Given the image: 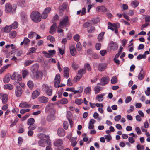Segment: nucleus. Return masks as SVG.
<instances>
[{"instance_id": "nucleus-1", "label": "nucleus", "mask_w": 150, "mask_h": 150, "mask_svg": "<svg viewBox=\"0 0 150 150\" xmlns=\"http://www.w3.org/2000/svg\"><path fill=\"white\" fill-rule=\"evenodd\" d=\"M5 12L6 13H11L14 14L16 12L17 8V6L16 5H13L12 6L9 3H6L5 5Z\"/></svg>"}, {"instance_id": "nucleus-2", "label": "nucleus", "mask_w": 150, "mask_h": 150, "mask_svg": "<svg viewBox=\"0 0 150 150\" xmlns=\"http://www.w3.org/2000/svg\"><path fill=\"white\" fill-rule=\"evenodd\" d=\"M69 17L67 16H65L62 18L58 26V28H64L69 26Z\"/></svg>"}, {"instance_id": "nucleus-3", "label": "nucleus", "mask_w": 150, "mask_h": 150, "mask_svg": "<svg viewBox=\"0 0 150 150\" xmlns=\"http://www.w3.org/2000/svg\"><path fill=\"white\" fill-rule=\"evenodd\" d=\"M31 18L32 20L35 23H37L41 20V15L37 11H33L31 14Z\"/></svg>"}, {"instance_id": "nucleus-4", "label": "nucleus", "mask_w": 150, "mask_h": 150, "mask_svg": "<svg viewBox=\"0 0 150 150\" xmlns=\"http://www.w3.org/2000/svg\"><path fill=\"white\" fill-rule=\"evenodd\" d=\"M42 89L45 91L46 94L49 96H51L52 94L53 90L51 87L48 86L47 85L43 84L42 86Z\"/></svg>"}, {"instance_id": "nucleus-5", "label": "nucleus", "mask_w": 150, "mask_h": 150, "mask_svg": "<svg viewBox=\"0 0 150 150\" xmlns=\"http://www.w3.org/2000/svg\"><path fill=\"white\" fill-rule=\"evenodd\" d=\"M2 98L1 100L3 103H6L8 100V95L6 94L0 93V98Z\"/></svg>"}, {"instance_id": "nucleus-6", "label": "nucleus", "mask_w": 150, "mask_h": 150, "mask_svg": "<svg viewBox=\"0 0 150 150\" xmlns=\"http://www.w3.org/2000/svg\"><path fill=\"white\" fill-rule=\"evenodd\" d=\"M54 86L58 88L59 86V84L60 81V76L59 74L56 75L55 78Z\"/></svg>"}, {"instance_id": "nucleus-7", "label": "nucleus", "mask_w": 150, "mask_h": 150, "mask_svg": "<svg viewBox=\"0 0 150 150\" xmlns=\"http://www.w3.org/2000/svg\"><path fill=\"white\" fill-rule=\"evenodd\" d=\"M109 81V78L108 76L103 77L101 79L100 84L102 86H104L107 84Z\"/></svg>"}, {"instance_id": "nucleus-8", "label": "nucleus", "mask_w": 150, "mask_h": 150, "mask_svg": "<svg viewBox=\"0 0 150 150\" xmlns=\"http://www.w3.org/2000/svg\"><path fill=\"white\" fill-rule=\"evenodd\" d=\"M35 73V75H34L33 77H32L34 79H41L42 78L43 74L41 71H38Z\"/></svg>"}, {"instance_id": "nucleus-9", "label": "nucleus", "mask_w": 150, "mask_h": 150, "mask_svg": "<svg viewBox=\"0 0 150 150\" xmlns=\"http://www.w3.org/2000/svg\"><path fill=\"white\" fill-rule=\"evenodd\" d=\"M110 47L111 50L115 51L117 49L118 46L116 42L111 41L110 44Z\"/></svg>"}, {"instance_id": "nucleus-10", "label": "nucleus", "mask_w": 150, "mask_h": 150, "mask_svg": "<svg viewBox=\"0 0 150 150\" xmlns=\"http://www.w3.org/2000/svg\"><path fill=\"white\" fill-rule=\"evenodd\" d=\"M22 90L20 86H17L15 90V93L17 97H19L22 94Z\"/></svg>"}, {"instance_id": "nucleus-11", "label": "nucleus", "mask_w": 150, "mask_h": 150, "mask_svg": "<svg viewBox=\"0 0 150 150\" xmlns=\"http://www.w3.org/2000/svg\"><path fill=\"white\" fill-rule=\"evenodd\" d=\"M108 24L109 25H111L112 26L113 28H115V32L116 34L118 33L117 29L120 27V24L119 23H116L112 24L110 22H109Z\"/></svg>"}, {"instance_id": "nucleus-12", "label": "nucleus", "mask_w": 150, "mask_h": 150, "mask_svg": "<svg viewBox=\"0 0 150 150\" xmlns=\"http://www.w3.org/2000/svg\"><path fill=\"white\" fill-rule=\"evenodd\" d=\"M39 65L37 64L33 65L31 68V71L34 74V73L38 71Z\"/></svg>"}, {"instance_id": "nucleus-13", "label": "nucleus", "mask_w": 150, "mask_h": 150, "mask_svg": "<svg viewBox=\"0 0 150 150\" xmlns=\"http://www.w3.org/2000/svg\"><path fill=\"white\" fill-rule=\"evenodd\" d=\"M40 90L39 89H37L34 91L32 93V98L33 99L36 98L40 94Z\"/></svg>"}, {"instance_id": "nucleus-14", "label": "nucleus", "mask_w": 150, "mask_h": 150, "mask_svg": "<svg viewBox=\"0 0 150 150\" xmlns=\"http://www.w3.org/2000/svg\"><path fill=\"white\" fill-rule=\"evenodd\" d=\"M63 142L62 140L58 139L54 142V145L55 146L58 147L61 146L63 144Z\"/></svg>"}, {"instance_id": "nucleus-15", "label": "nucleus", "mask_w": 150, "mask_h": 150, "mask_svg": "<svg viewBox=\"0 0 150 150\" xmlns=\"http://www.w3.org/2000/svg\"><path fill=\"white\" fill-rule=\"evenodd\" d=\"M70 52L71 54L74 56L76 55V51L75 47L74 45H71L70 47Z\"/></svg>"}, {"instance_id": "nucleus-16", "label": "nucleus", "mask_w": 150, "mask_h": 150, "mask_svg": "<svg viewBox=\"0 0 150 150\" xmlns=\"http://www.w3.org/2000/svg\"><path fill=\"white\" fill-rule=\"evenodd\" d=\"M106 65L105 64H100L98 66V69L100 71H104L106 69Z\"/></svg>"}, {"instance_id": "nucleus-17", "label": "nucleus", "mask_w": 150, "mask_h": 150, "mask_svg": "<svg viewBox=\"0 0 150 150\" xmlns=\"http://www.w3.org/2000/svg\"><path fill=\"white\" fill-rule=\"evenodd\" d=\"M57 133L58 135L60 137H63L65 134V131L62 128H60L58 129Z\"/></svg>"}, {"instance_id": "nucleus-18", "label": "nucleus", "mask_w": 150, "mask_h": 150, "mask_svg": "<svg viewBox=\"0 0 150 150\" xmlns=\"http://www.w3.org/2000/svg\"><path fill=\"white\" fill-rule=\"evenodd\" d=\"M105 95V94L97 95L96 97V100L98 101L99 102L102 101L103 99V96H104Z\"/></svg>"}, {"instance_id": "nucleus-19", "label": "nucleus", "mask_w": 150, "mask_h": 150, "mask_svg": "<svg viewBox=\"0 0 150 150\" xmlns=\"http://www.w3.org/2000/svg\"><path fill=\"white\" fill-rule=\"evenodd\" d=\"M39 101L42 103H46L49 100L48 98L47 97H45L44 96H42L39 97L38 98Z\"/></svg>"}, {"instance_id": "nucleus-20", "label": "nucleus", "mask_w": 150, "mask_h": 150, "mask_svg": "<svg viewBox=\"0 0 150 150\" xmlns=\"http://www.w3.org/2000/svg\"><path fill=\"white\" fill-rule=\"evenodd\" d=\"M69 69L67 67H65L64 68V76L68 78L69 76Z\"/></svg>"}, {"instance_id": "nucleus-21", "label": "nucleus", "mask_w": 150, "mask_h": 150, "mask_svg": "<svg viewBox=\"0 0 150 150\" xmlns=\"http://www.w3.org/2000/svg\"><path fill=\"white\" fill-rule=\"evenodd\" d=\"M47 143V141L45 139H40L38 142L39 145L42 147L45 146Z\"/></svg>"}, {"instance_id": "nucleus-22", "label": "nucleus", "mask_w": 150, "mask_h": 150, "mask_svg": "<svg viewBox=\"0 0 150 150\" xmlns=\"http://www.w3.org/2000/svg\"><path fill=\"white\" fill-rule=\"evenodd\" d=\"M11 75L9 74H7L4 77L3 80L4 82L6 83H8L10 79Z\"/></svg>"}, {"instance_id": "nucleus-23", "label": "nucleus", "mask_w": 150, "mask_h": 150, "mask_svg": "<svg viewBox=\"0 0 150 150\" xmlns=\"http://www.w3.org/2000/svg\"><path fill=\"white\" fill-rule=\"evenodd\" d=\"M77 138L76 137L72 138L71 139V145L73 147H75L77 144Z\"/></svg>"}, {"instance_id": "nucleus-24", "label": "nucleus", "mask_w": 150, "mask_h": 150, "mask_svg": "<svg viewBox=\"0 0 150 150\" xmlns=\"http://www.w3.org/2000/svg\"><path fill=\"white\" fill-rule=\"evenodd\" d=\"M2 29H3L4 32L7 33H9L12 29L10 25L9 26L6 25Z\"/></svg>"}, {"instance_id": "nucleus-25", "label": "nucleus", "mask_w": 150, "mask_h": 150, "mask_svg": "<svg viewBox=\"0 0 150 150\" xmlns=\"http://www.w3.org/2000/svg\"><path fill=\"white\" fill-rule=\"evenodd\" d=\"M56 26V23H54L50 27V32L52 34H53L54 32L55 31Z\"/></svg>"}, {"instance_id": "nucleus-26", "label": "nucleus", "mask_w": 150, "mask_h": 150, "mask_svg": "<svg viewBox=\"0 0 150 150\" xmlns=\"http://www.w3.org/2000/svg\"><path fill=\"white\" fill-rule=\"evenodd\" d=\"M96 10L98 12H105L106 9V8L103 6H99L96 7Z\"/></svg>"}, {"instance_id": "nucleus-27", "label": "nucleus", "mask_w": 150, "mask_h": 150, "mask_svg": "<svg viewBox=\"0 0 150 150\" xmlns=\"http://www.w3.org/2000/svg\"><path fill=\"white\" fill-rule=\"evenodd\" d=\"M55 117L53 115H50L48 116L47 118V120L48 122H51L55 120Z\"/></svg>"}, {"instance_id": "nucleus-28", "label": "nucleus", "mask_w": 150, "mask_h": 150, "mask_svg": "<svg viewBox=\"0 0 150 150\" xmlns=\"http://www.w3.org/2000/svg\"><path fill=\"white\" fill-rule=\"evenodd\" d=\"M19 106L21 108H29L30 106L26 102H22L20 104Z\"/></svg>"}, {"instance_id": "nucleus-29", "label": "nucleus", "mask_w": 150, "mask_h": 150, "mask_svg": "<svg viewBox=\"0 0 150 150\" xmlns=\"http://www.w3.org/2000/svg\"><path fill=\"white\" fill-rule=\"evenodd\" d=\"M144 71L142 69L141 70L138 75V79L139 80H142L144 78Z\"/></svg>"}, {"instance_id": "nucleus-30", "label": "nucleus", "mask_w": 150, "mask_h": 150, "mask_svg": "<svg viewBox=\"0 0 150 150\" xmlns=\"http://www.w3.org/2000/svg\"><path fill=\"white\" fill-rule=\"evenodd\" d=\"M139 2L137 0L132 1L130 4L131 6L133 8L137 7L139 5Z\"/></svg>"}, {"instance_id": "nucleus-31", "label": "nucleus", "mask_w": 150, "mask_h": 150, "mask_svg": "<svg viewBox=\"0 0 150 150\" xmlns=\"http://www.w3.org/2000/svg\"><path fill=\"white\" fill-rule=\"evenodd\" d=\"M4 88L5 89H8L10 90H11L13 88V87L12 85L10 84H8L4 85Z\"/></svg>"}, {"instance_id": "nucleus-32", "label": "nucleus", "mask_w": 150, "mask_h": 150, "mask_svg": "<svg viewBox=\"0 0 150 150\" xmlns=\"http://www.w3.org/2000/svg\"><path fill=\"white\" fill-rule=\"evenodd\" d=\"M35 122V120L33 118L28 119L27 120V124L29 125H32Z\"/></svg>"}, {"instance_id": "nucleus-33", "label": "nucleus", "mask_w": 150, "mask_h": 150, "mask_svg": "<svg viewBox=\"0 0 150 150\" xmlns=\"http://www.w3.org/2000/svg\"><path fill=\"white\" fill-rule=\"evenodd\" d=\"M18 25V23L16 21H15L11 25H10L12 29H15L17 28Z\"/></svg>"}, {"instance_id": "nucleus-34", "label": "nucleus", "mask_w": 150, "mask_h": 150, "mask_svg": "<svg viewBox=\"0 0 150 150\" xmlns=\"http://www.w3.org/2000/svg\"><path fill=\"white\" fill-rule=\"evenodd\" d=\"M36 33L34 32H30L28 34V37L30 38H32L34 37L36 35Z\"/></svg>"}, {"instance_id": "nucleus-35", "label": "nucleus", "mask_w": 150, "mask_h": 150, "mask_svg": "<svg viewBox=\"0 0 150 150\" xmlns=\"http://www.w3.org/2000/svg\"><path fill=\"white\" fill-rule=\"evenodd\" d=\"M27 85L29 88L32 90L33 87V83L32 81L29 80L27 83Z\"/></svg>"}, {"instance_id": "nucleus-36", "label": "nucleus", "mask_w": 150, "mask_h": 150, "mask_svg": "<svg viewBox=\"0 0 150 150\" xmlns=\"http://www.w3.org/2000/svg\"><path fill=\"white\" fill-rule=\"evenodd\" d=\"M9 65V64H7L5 66H4L1 67L0 70V74H1L4 71H5L6 69L8 67Z\"/></svg>"}, {"instance_id": "nucleus-37", "label": "nucleus", "mask_w": 150, "mask_h": 150, "mask_svg": "<svg viewBox=\"0 0 150 150\" xmlns=\"http://www.w3.org/2000/svg\"><path fill=\"white\" fill-rule=\"evenodd\" d=\"M22 72L23 78H25L28 75V71L25 69H23Z\"/></svg>"}, {"instance_id": "nucleus-38", "label": "nucleus", "mask_w": 150, "mask_h": 150, "mask_svg": "<svg viewBox=\"0 0 150 150\" xmlns=\"http://www.w3.org/2000/svg\"><path fill=\"white\" fill-rule=\"evenodd\" d=\"M76 49L79 51H81L82 48V46L80 42H78L76 45Z\"/></svg>"}, {"instance_id": "nucleus-39", "label": "nucleus", "mask_w": 150, "mask_h": 150, "mask_svg": "<svg viewBox=\"0 0 150 150\" xmlns=\"http://www.w3.org/2000/svg\"><path fill=\"white\" fill-rule=\"evenodd\" d=\"M86 71V70L85 69H82L78 71V74L81 75L82 76V75L84 74Z\"/></svg>"}, {"instance_id": "nucleus-40", "label": "nucleus", "mask_w": 150, "mask_h": 150, "mask_svg": "<svg viewBox=\"0 0 150 150\" xmlns=\"http://www.w3.org/2000/svg\"><path fill=\"white\" fill-rule=\"evenodd\" d=\"M104 33V32H102L98 35V39L99 41L103 39V36Z\"/></svg>"}, {"instance_id": "nucleus-41", "label": "nucleus", "mask_w": 150, "mask_h": 150, "mask_svg": "<svg viewBox=\"0 0 150 150\" xmlns=\"http://www.w3.org/2000/svg\"><path fill=\"white\" fill-rule=\"evenodd\" d=\"M34 62V61L31 60H28L25 61L24 63L25 66H27L32 64Z\"/></svg>"}, {"instance_id": "nucleus-42", "label": "nucleus", "mask_w": 150, "mask_h": 150, "mask_svg": "<svg viewBox=\"0 0 150 150\" xmlns=\"http://www.w3.org/2000/svg\"><path fill=\"white\" fill-rule=\"evenodd\" d=\"M9 37L11 38H13L15 37L16 35V32L14 31H12L9 34Z\"/></svg>"}, {"instance_id": "nucleus-43", "label": "nucleus", "mask_w": 150, "mask_h": 150, "mask_svg": "<svg viewBox=\"0 0 150 150\" xmlns=\"http://www.w3.org/2000/svg\"><path fill=\"white\" fill-rule=\"evenodd\" d=\"M75 103L77 105H81L83 102V100L81 99L76 98L75 100Z\"/></svg>"}, {"instance_id": "nucleus-44", "label": "nucleus", "mask_w": 150, "mask_h": 150, "mask_svg": "<svg viewBox=\"0 0 150 150\" xmlns=\"http://www.w3.org/2000/svg\"><path fill=\"white\" fill-rule=\"evenodd\" d=\"M42 53L44 54L45 57L47 58H50V57L53 56V55H52V54L49 53L45 51H43Z\"/></svg>"}, {"instance_id": "nucleus-45", "label": "nucleus", "mask_w": 150, "mask_h": 150, "mask_svg": "<svg viewBox=\"0 0 150 150\" xmlns=\"http://www.w3.org/2000/svg\"><path fill=\"white\" fill-rule=\"evenodd\" d=\"M68 100L65 98H64L61 100L60 101V103L62 104H65L67 103Z\"/></svg>"}, {"instance_id": "nucleus-46", "label": "nucleus", "mask_w": 150, "mask_h": 150, "mask_svg": "<svg viewBox=\"0 0 150 150\" xmlns=\"http://www.w3.org/2000/svg\"><path fill=\"white\" fill-rule=\"evenodd\" d=\"M79 89L78 90H75L74 89V94H75L77 93H81L83 91V88L82 87H80L78 88Z\"/></svg>"}, {"instance_id": "nucleus-47", "label": "nucleus", "mask_w": 150, "mask_h": 150, "mask_svg": "<svg viewBox=\"0 0 150 150\" xmlns=\"http://www.w3.org/2000/svg\"><path fill=\"white\" fill-rule=\"evenodd\" d=\"M104 137L107 142H109L112 139V137L110 134L105 135Z\"/></svg>"}, {"instance_id": "nucleus-48", "label": "nucleus", "mask_w": 150, "mask_h": 150, "mask_svg": "<svg viewBox=\"0 0 150 150\" xmlns=\"http://www.w3.org/2000/svg\"><path fill=\"white\" fill-rule=\"evenodd\" d=\"M136 147L137 150H144V149L143 145L139 144H137L136 146Z\"/></svg>"}, {"instance_id": "nucleus-49", "label": "nucleus", "mask_w": 150, "mask_h": 150, "mask_svg": "<svg viewBox=\"0 0 150 150\" xmlns=\"http://www.w3.org/2000/svg\"><path fill=\"white\" fill-rule=\"evenodd\" d=\"M67 5L65 4H63L59 7V9L62 11H64V9H66L67 8Z\"/></svg>"}, {"instance_id": "nucleus-50", "label": "nucleus", "mask_w": 150, "mask_h": 150, "mask_svg": "<svg viewBox=\"0 0 150 150\" xmlns=\"http://www.w3.org/2000/svg\"><path fill=\"white\" fill-rule=\"evenodd\" d=\"M47 39L48 40H50V42H54L55 41V39L52 36H48Z\"/></svg>"}, {"instance_id": "nucleus-51", "label": "nucleus", "mask_w": 150, "mask_h": 150, "mask_svg": "<svg viewBox=\"0 0 150 150\" xmlns=\"http://www.w3.org/2000/svg\"><path fill=\"white\" fill-rule=\"evenodd\" d=\"M117 81V78L116 76H113L111 79V83L112 84L115 83Z\"/></svg>"}, {"instance_id": "nucleus-52", "label": "nucleus", "mask_w": 150, "mask_h": 150, "mask_svg": "<svg viewBox=\"0 0 150 150\" xmlns=\"http://www.w3.org/2000/svg\"><path fill=\"white\" fill-rule=\"evenodd\" d=\"M18 75V74L17 72H14L11 76V79L12 80L17 79V78Z\"/></svg>"}, {"instance_id": "nucleus-53", "label": "nucleus", "mask_w": 150, "mask_h": 150, "mask_svg": "<svg viewBox=\"0 0 150 150\" xmlns=\"http://www.w3.org/2000/svg\"><path fill=\"white\" fill-rule=\"evenodd\" d=\"M94 91L96 94L98 93L100 91V87L96 86L94 88Z\"/></svg>"}, {"instance_id": "nucleus-54", "label": "nucleus", "mask_w": 150, "mask_h": 150, "mask_svg": "<svg viewBox=\"0 0 150 150\" xmlns=\"http://www.w3.org/2000/svg\"><path fill=\"white\" fill-rule=\"evenodd\" d=\"M30 111V109H21L20 111V113L22 114H24L26 112H29Z\"/></svg>"}, {"instance_id": "nucleus-55", "label": "nucleus", "mask_w": 150, "mask_h": 150, "mask_svg": "<svg viewBox=\"0 0 150 150\" xmlns=\"http://www.w3.org/2000/svg\"><path fill=\"white\" fill-rule=\"evenodd\" d=\"M146 57V56H145L144 54H139L137 56V59L138 60H140L142 59H145Z\"/></svg>"}, {"instance_id": "nucleus-56", "label": "nucleus", "mask_w": 150, "mask_h": 150, "mask_svg": "<svg viewBox=\"0 0 150 150\" xmlns=\"http://www.w3.org/2000/svg\"><path fill=\"white\" fill-rule=\"evenodd\" d=\"M79 35L76 34L74 36L73 39L74 41L76 42H78L79 40Z\"/></svg>"}, {"instance_id": "nucleus-57", "label": "nucleus", "mask_w": 150, "mask_h": 150, "mask_svg": "<svg viewBox=\"0 0 150 150\" xmlns=\"http://www.w3.org/2000/svg\"><path fill=\"white\" fill-rule=\"evenodd\" d=\"M19 6H20L21 7H24L26 6V4L25 1L23 0L19 3Z\"/></svg>"}, {"instance_id": "nucleus-58", "label": "nucleus", "mask_w": 150, "mask_h": 150, "mask_svg": "<svg viewBox=\"0 0 150 150\" xmlns=\"http://www.w3.org/2000/svg\"><path fill=\"white\" fill-rule=\"evenodd\" d=\"M85 69H87V70L89 71H90L91 70V67H90V65L88 63L85 64Z\"/></svg>"}, {"instance_id": "nucleus-59", "label": "nucleus", "mask_w": 150, "mask_h": 150, "mask_svg": "<svg viewBox=\"0 0 150 150\" xmlns=\"http://www.w3.org/2000/svg\"><path fill=\"white\" fill-rule=\"evenodd\" d=\"M122 49L123 48L122 47H120L119 49L118 52L117 54L115 56V58H118L119 57V56L120 55L122 52Z\"/></svg>"}, {"instance_id": "nucleus-60", "label": "nucleus", "mask_w": 150, "mask_h": 150, "mask_svg": "<svg viewBox=\"0 0 150 150\" xmlns=\"http://www.w3.org/2000/svg\"><path fill=\"white\" fill-rule=\"evenodd\" d=\"M63 126L64 128L66 130L67 129L68 127V123L67 121H65L63 123Z\"/></svg>"}, {"instance_id": "nucleus-61", "label": "nucleus", "mask_w": 150, "mask_h": 150, "mask_svg": "<svg viewBox=\"0 0 150 150\" xmlns=\"http://www.w3.org/2000/svg\"><path fill=\"white\" fill-rule=\"evenodd\" d=\"M95 30V28L94 27L92 26L88 30V31L89 33H91L93 32Z\"/></svg>"}, {"instance_id": "nucleus-62", "label": "nucleus", "mask_w": 150, "mask_h": 150, "mask_svg": "<svg viewBox=\"0 0 150 150\" xmlns=\"http://www.w3.org/2000/svg\"><path fill=\"white\" fill-rule=\"evenodd\" d=\"M72 67L74 69L76 70L78 68V65L77 64L73 62L72 64Z\"/></svg>"}, {"instance_id": "nucleus-63", "label": "nucleus", "mask_w": 150, "mask_h": 150, "mask_svg": "<svg viewBox=\"0 0 150 150\" xmlns=\"http://www.w3.org/2000/svg\"><path fill=\"white\" fill-rule=\"evenodd\" d=\"M121 118V115H118L115 117L114 119L116 121H118L120 120Z\"/></svg>"}, {"instance_id": "nucleus-64", "label": "nucleus", "mask_w": 150, "mask_h": 150, "mask_svg": "<svg viewBox=\"0 0 150 150\" xmlns=\"http://www.w3.org/2000/svg\"><path fill=\"white\" fill-rule=\"evenodd\" d=\"M91 24L89 22H86L83 25V27L87 28L88 27L90 26Z\"/></svg>"}]
</instances>
